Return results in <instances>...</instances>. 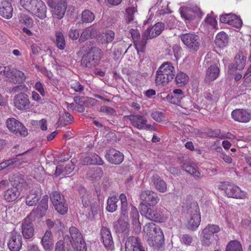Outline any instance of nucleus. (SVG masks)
Masks as SVG:
<instances>
[{"mask_svg": "<svg viewBox=\"0 0 251 251\" xmlns=\"http://www.w3.org/2000/svg\"><path fill=\"white\" fill-rule=\"evenodd\" d=\"M121 202V217L118 221V224L120 225V228L123 231H126L129 227L128 222L125 220L127 219V203L126 195L124 194H121L118 198Z\"/></svg>", "mask_w": 251, "mask_h": 251, "instance_id": "9b49d317", "label": "nucleus"}, {"mask_svg": "<svg viewBox=\"0 0 251 251\" xmlns=\"http://www.w3.org/2000/svg\"><path fill=\"white\" fill-rule=\"evenodd\" d=\"M175 80L178 85L179 86H182L188 83L189 81V77L185 73L180 72L177 74Z\"/></svg>", "mask_w": 251, "mask_h": 251, "instance_id": "de8ad7c7", "label": "nucleus"}, {"mask_svg": "<svg viewBox=\"0 0 251 251\" xmlns=\"http://www.w3.org/2000/svg\"><path fill=\"white\" fill-rule=\"evenodd\" d=\"M41 198L40 192L37 190L32 189L25 198V203L29 206H33L38 203Z\"/></svg>", "mask_w": 251, "mask_h": 251, "instance_id": "bb28decb", "label": "nucleus"}, {"mask_svg": "<svg viewBox=\"0 0 251 251\" xmlns=\"http://www.w3.org/2000/svg\"><path fill=\"white\" fill-rule=\"evenodd\" d=\"M220 74V69L217 65H211L207 70L205 81L210 83L216 79Z\"/></svg>", "mask_w": 251, "mask_h": 251, "instance_id": "c85d7f7f", "label": "nucleus"}, {"mask_svg": "<svg viewBox=\"0 0 251 251\" xmlns=\"http://www.w3.org/2000/svg\"><path fill=\"white\" fill-rule=\"evenodd\" d=\"M141 199L142 201L141 205L143 204L154 205L159 200L157 194L150 190L143 191L141 195Z\"/></svg>", "mask_w": 251, "mask_h": 251, "instance_id": "aec40b11", "label": "nucleus"}, {"mask_svg": "<svg viewBox=\"0 0 251 251\" xmlns=\"http://www.w3.org/2000/svg\"><path fill=\"white\" fill-rule=\"evenodd\" d=\"M94 14L89 10H85L82 13L81 20L83 23H91L94 21Z\"/></svg>", "mask_w": 251, "mask_h": 251, "instance_id": "8fccbe9b", "label": "nucleus"}, {"mask_svg": "<svg viewBox=\"0 0 251 251\" xmlns=\"http://www.w3.org/2000/svg\"><path fill=\"white\" fill-rule=\"evenodd\" d=\"M70 86L75 92L78 93H81L84 89V87L78 81L72 82Z\"/></svg>", "mask_w": 251, "mask_h": 251, "instance_id": "680f3d73", "label": "nucleus"}, {"mask_svg": "<svg viewBox=\"0 0 251 251\" xmlns=\"http://www.w3.org/2000/svg\"><path fill=\"white\" fill-rule=\"evenodd\" d=\"M180 241L183 244L186 245H189L192 243L193 238L191 235L185 234L182 235L180 237Z\"/></svg>", "mask_w": 251, "mask_h": 251, "instance_id": "338daca9", "label": "nucleus"}, {"mask_svg": "<svg viewBox=\"0 0 251 251\" xmlns=\"http://www.w3.org/2000/svg\"><path fill=\"white\" fill-rule=\"evenodd\" d=\"M141 213L151 221L163 223L166 221L167 217L163 211L153 207H149L147 205L143 204L140 206Z\"/></svg>", "mask_w": 251, "mask_h": 251, "instance_id": "39448f33", "label": "nucleus"}, {"mask_svg": "<svg viewBox=\"0 0 251 251\" xmlns=\"http://www.w3.org/2000/svg\"><path fill=\"white\" fill-rule=\"evenodd\" d=\"M205 23L210 25L211 28L217 29V22L215 17L213 16L208 14L205 19Z\"/></svg>", "mask_w": 251, "mask_h": 251, "instance_id": "4d7b16f0", "label": "nucleus"}, {"mask_svg": "<svg viewBox=\"0 0 251 251\" xmlns=\"http://www.w3.org/2000/svg\"><path fill=\"white\" fill-rule=\"evenodd\" d=\"M140 242V240L136 237H129L125 243L126 251H133L136 246H139Z\"/></svg>", "mask_w": 251, "mask_h": 251, "instance_id": "ea45409f", "label": "nucleus"}, {"mask_svg": "<svg viewBox=\"0 0 251 251\" xmlns=\"http://www.w3.org/2000/svg\"><path fill=\"white\" fill-rule=\"evenodd\" d=\"M13 188H17L22 191V188L25 185L24 176L22 175L15 174L9 178Z\"/></svg>", "mask_w": 251, "mask_h": 251, "instance_id": "72a5a7b5", "label": "nucleus"}, {"mask_svg": "<svg viewBox=\"0 0 251 251\" xmlns=\"http://www.w3.org/2000/svg\"><path fill=\"white\" fill-rule=\"evenodd\" d=\"M8 247L11 251H19L22 246V237L19 232L12 231L9 236Z\"/></svg>", "mask_w": 251, "mask_h": 251, "instance_id": "f3484780", "label": "nucleus"}, {"mask_svg": "<svg viewBox=\"0 0 251 251\" xmlns=\"http://www.w3.org/2000/svg\"><path fill=\"white\" fill-rule=\"evenodd\" d=\"M103 174L101 169L96 167L88 172L87 177L91 180H97L102 176Z\"/></svg>", "mask_w": 251, "mask_h": 251, "instance_id": "79ce46f5", "label": "nucleus"}, {"mask_svg": "<svg viewBox=\"0 0 251 251\" xmlns=\"http://www.w3.org/2000/svg\"><path fill=\"white\" fill-rule=\"evenodd\" d=\"M233 14H226L221 16L220 18V21L222 23L227 24L229 25L230 23V20L232 18Z\"/></svg>", "mask_w": 251, "mask_h": 251, "instance_id": "774afa93", "label": "nucleus"}, {"mask_svg": "<svg viewBox=\"0 0 251 251\" xmlns=\"http://www.w3.org/2000/svg\"><path fill=\"white\" fill-rule=\"evenodd\" d=\"M89 205L90 206L92 215H95L100 211V207L96 201L92 202Z\"/></svg>", "mask_w": 251, "mask_h": 251, "instance_id": "e2e57ef3", "label": "nucleus"}, {"mask_svg": "<svg viewBox=\"0 0 251 251\" xmlns=\"http://www.w3.org/2000/svg\"><path fill=\"white\" fill-rule=\"evenodd\" d=\"M157 6L161 14L168 13L170 12L168 3L166 1L161 0Z\"/></svg>", "mask_w": 251, "mask_h": 251, "instance_id": "bf43d9fd", "label": "nucleus"}, {"mask_svg": "<svg viewBox=\"0 0 251 251\" xmlns=\"http://www.w3.org/2000/svg\"><path fill=\"white\" fill-rule=\"evenodd\" d=\"M98 33V30L95 28H86L81 33L79 40L80 42H84L89 38H95L97 35Z\"/></svg>", "mask_w": 251, "mask_h": 251, "instance_id": "4c0bfd02", "label": "nucleus"}, {"mask_svg": "<svg viewBox=\"0 0 251 251\" xmlns=\"http://www.w3.org/2000/svg\"><path fill=\"white\" fill-rule=\"evenodd\" d=\"M231 115L234 121L239 123H247L251 120V110L248 109H236Z\"/></svg>", "mask_w": 251, "mask_h": 251, "instance_id": "2eb2a0df", "label": "nucleus"}, {"mask_svg": "<svg viewBox=\"0 0 251 251\" xmlns=\"http://www.w3.org/2000/svg\"><path fill=\"white\" fill-rule=\"evenodd\" d=\"M151 182L157 190L161 193H165L167 190L166 182L157 175H154L151 177Z\"/></svg>", "mask_w": 251, "mask_h": 251, "instance_id": "2f4dec72", "label": "nucleus"}, {"mask_svg": "<svg viewBox=\"0 0 251 251\" xmlns=\"http://www.w3.org/2000/svg\"><path fill=\"white\" fill-rule=\"evenodd\" d=\"M6 126L10 131L15 134L26 136L28 133L23 125L14 118H9L6 121Z\"/></svg>", "mask_w": 251, "mask_h": 251, "instance_id": "f8f14e48", "label": "nucleus"}, {"mask_svg": "<svg viewBox=\"0 0 251 251\" xmlns=\"http://www.w3.org/2000/svg\"><path fill=\"white\" fill-rule=\"evenodd\" d=\"M13 102L14 106L19 110H25L30 107V101L28 96L20 92L14 96Z\"/></svg>", "mask_w": 251, "mask_h": 251, "instance_id": "4468645a", "label": "nucleus"}, {"mask_svg": "<svg viewBox=\"0 0 251 251\" xmlns=\"http://www.w3.org/2000/svg\"><path fill=\"white\" fill-rule=\"evenodd\" d=\"M6 80L14 84L20 83L25 79V75L22 71L9 67L7 68L4 76Z\"/></svg>", "mask_w": 251, "mask_h": 251, "instance_id": "ddd939ff", "label": "nucleus"}, {"mask_svg": "<svg viewBox=\"0 0 251 251\" xmlns=\"http://www.w3.org/2000/svg\"><path fill=\"white\" fill-rule=\"evenodd\" d=\"M220 227L216 225L208 224L201 231V235L202 246L209 247L214 244L218 240L216 234L220 231Z\"/></svg>", "mask_w": 251, "mask_h": 251, "instance_id": "20e7f679", "label": "nucleus"}, {"mask_svg": "<svg viewBox=\"0 0 251 251\" xmlns=\"http://www.w3.org/2000/svg\"><path fill=\"white\" fill-rule=\"evenodd\" d=\"M187 214V227L191 230L196 229L201 223L200 209L196 202H190L183 207Z\"/></svg>", "mask_w": 251, "mask_h": 251, "instance_id": "f03ea898", "label": "nucleus"}, {"mask_svg": "<svg viewBox=\"0 0 251 251\" xmlns=\"http://www.w3.org/2000/svg\"><path fill=\"white\" fill-rule=\"evenodd\" d=\"M100 235L106 249L112 251L114 249V245L110 229L107 227H102L100 230Z\"/></svg>", "mask_w": 251, "mask_h": 251, "instance_id": "4be33fe9", "label": "nucleus"}, {"mask_svg": "<svg viewBox=\"0 0 251 251\" xmlns=\"http://www.w3.org/2000/svg\"><path fill=\"white\" fill-rule=\"evenodd\" d=\"M13 7L11 2L3 0L0 7V15L3 18L8 19L12 17Z\"/></svg>", "mask_w": 251, "mask_h": 251, "instance_id": "cd10ccee", "label": "nucleus"}, {"mask_svg": "<svg viewBox=\"0 0 251 251\" xmlns=\"http://www.w3.org/2000/svg\"><path fill=\"white\" fill-rule=\"evenodd\" d=\"M37 2V0H21V5L28 12Z\"/></svg>", "mask_w": 251, "mask_h": 251, "instance_id": "6e6d98bb", "label": "nucleus"}, {"mask_svg": "<svg viewBox=\"0 0 251 251\" xmlns=\"http://www.w3.org/2000/svg\"><path fill=\"white\" fill-rule=\"evenodd\" d=\"M115 37V33L112 30H107L101 35V42L103 43L111 42Z\"/></svg>", "mask_w": 251, "mask_h": 251, "instance_id": "864d4df0", "label": "nucleus"}, {"mask_svg": "<svg viewBox=\"0 0 251 251\" xmlns=\"http://www.w3.org/2000/svg\"><path fill=\"white\" fill-rule=\"evenodd\" d=\"M215 42L217 46L220 48H224L228 44V36L225 32H220L216 35Z\"/></svg>", "mask_w": 251, "mask_h": 251, "instance_id": "e433bc0d", "label": "nucleus"}, {"mask_svg": "<svg viewBox=\"0 0 251 251\" xmlns=\"http://www.w3.org/2000/svg\"><path fill=\"white\" fill-rule=\"evenodd\" d=\"M217 186L219 189L224 190L229 198L243 199L247 197V193L233 184L223 182H220Z\"/></svg>", "mask_w": 251, "mask_h": 251, "instance_id": "423d86ee", "label": "nucleus"}, {"mask_svg": "<svg viewBox=\"0 0 251 251\" xmlns=\"http://www.w3.org/2000/svg\"><path fill=\"white\" fill-rule=\"evenodd\" d=\"M50 201L55 210L60 214L63 215L68 211V205L64 196L59 192L54 191L50 194Z\"/></svg>", "mask_w": 251, "mask_h": 251, "instance_id": "6e6552de", "label": "nucleus"}, {"mask_svg": "<svg viewBox=\"0 0 251 251\" xmlns=\"http://www.w3.org/2000/svg\"><path fill=\"white\" fill-rule=\"evenodd\" d=\"M55 36L57 47L60 50L64 49L66 43L63 33L61 32H57Z\"/></svg>", "mask_w": 251, "mask_h": 251, "instance_id": "3c124183", "label": "nucleus"}, {"mask_svg": "<svg viewBox=\"0 0 251 251\" xmlns=\"http://www.w3.org/2000/svg\"><path fill=\"white\" fill-rule=\"evenodd\" d=\"M182 42L189 48L197 50L199 47V37L192 33L183 34L180 35Z\"/></svg>", "mask_w": 251, "mask_h": 251, "instance_id": "dca6fc26", "label": "nucleus"}, {"mask_svg": "<svg viewBox=\"0 0 251 251\" xmlns=\"http://www.w3.org/2000/svg\"><path fill=\"white\" fill-rule=\"evenodd\" d=\"M246 55L243 52H239L234 58L235 64L238 70L244 69L246 62Z\"/></svg>", "mask_w": 251, "mask_h": 251, "instance_id": "a19ab883", "label": "nucleus"}, {"mask_svg": "<svg viewBox=\"0 0 251 251\" xmlns=\"http://www.w3.org/2000/svg\"><path fill=\"white\" fill-rule=\"evenodd\" d=\"M225 251H243L240 242L237 240L230 241L226 246Z\"/></svg>", "mask_w": 251, "mask_h": 251, "instance_id": "49530a36", "label": "nucleus"}, {"mask_svg": "<svg viewBox=\"0 0 251 251\" xmlns=\"http://www.w3.org/2000/svg\"><path fill=\"white\" fill-rule=\"evenodd\" d=\"M119 199L116 196H112L109 197L107 201L106 209L110 212H114L118 207L117 202Z\"/></svg>", "mask_w": 251, "mask_h": 251, "instance_id": "c03bdc74", "label": "nucleus"}, {"mask_svg": "<svg viewBox=\"0 0 251 251\" xmlns=\"http://www.w3.org/2000/svg\"><path fill=\"white\" fill-rule=\"evenodd\" d=\"M46 223L49 228L48 230H50L51 229H53L56 231H59L61 230L64 227L63 225L59 219L52 220L49 219L46 220Z\"/></svg>", "mask_w": 251, "mask_h": 251, "instance_id": "58836bf2", "label": "nucleus"}, {"mask_svg": "<svg viewBox=\"0 0 251 251\" xmlns=\"http://www.w3.org/2000/svg\"><path fill=\"white\" fill-rule=\"evenodd\" d=\"M182 169L194 177L199 178L201 176V173L198 170V168L194 165L184 163L182 166Z\"/></svg>", "mask_w": 251, "mask_h": 251, "instance_id": "37998d69", "label": "nucleus"}, {"mask_svg": "<svg viewBox=\"0 0 251 251\" xmlns=\"http://www.w3.org/2000/svg\"><path fill=\"white\" fill-rule=\"evenodd\" d=\"M22 234L25 239H30L34 235L32 224L28 219H25L22 224Z\"/></svg>", "mask_w": 251, "mask_h": 251, "instance_id": "c756f323", "label": "nucleus"}, {"mask_svg": "<svg viewBox=\"0 0 251 251\" xmlns=\"http://www.w3.org/2000/svg\"><path fill=\"white\" fill-rule=\"evenodd\" d=\"M69 231L72 240V245L77 242V241H79L80 244L84 245L83 236L77 228L75 226H72L70 228Z\"/></svg>", "mask_w": 251, "mask_h": 251, "instance_id": "c9c22d12", "label": "nucleus"}, {"mask_svg": "<svg viewBox=\"0 0 251 251\" xmlns=\"http://www.w3.org/2000/svg\"><path fill=\"white\" fill-rule=\"evenodd\" d=\"M137 5H132L126 9V20L128 22H131L134 20V15L137 14Z\"/></svg>", "mask_w": 251, "mask_h": 251, "instance_id": "5fc2aeb1", "label": "nucleus"}, {"mask_svg": "<svg viewBox=\"0 0 251 251\" xmlns=\"http://www.w3.org/2000/svg\"><path fill=\"white\" fill-rule=\"evenodd\" d=\"M105 157L111 163L120 164L123 161L124 155L119 151L114 149H111L106 151Z\"/></svg>", "mask_w": 251, "mask_h": 251, "instance_id": "412c9836", "label": "nucleus"}, {"mask_svg": "<svg viewBox=\"0 0 251 251\" xmlns=\"http://www.w3.org/2000/svg\"><path fill=\"white\" fill-rule=\"evenodd\" d=\"M92 164H98L101 165L103 164V161L97 154H92L91 155Z\"/></svg>", "mask_w": 251, "mask_h": 251, "instance_id": "0e129e2a", "label": "nucleus"}, {"mask_svg": "<svg viewBox=\"0 0 251 251\" xmlns=\"http://www.w3.org/2000/svg\"><path fill=\"white\" fill-rule=\"evenodd\" d=\"M181 107L187 110V112L193 111L194 108L198 109L196 107L195 105L193 104L190 98L188 97L184 96L181 102L178 105Z\"/></svg>", "mask_w": 251, "mask_h": 251, "instance_id": "a18cd8bd", "label": "nucleus"}, {"mask_svg": "<svg viewBox=\"0 0 251 251\" xmlns=\"http://www.w3.org/2000/svg\"><path fill=\"white\" fill-rule=\"evenodd\" d=\"M182 18L186 21H192L196 18L201 19L203 14L200 8L197 6L181 7L179 10Z\"/></svg>", "mask_w": 251, "mask_h": 251, "instance_id": "1a4fd4ad", "label": "nucleus"}, {"mask_svg": "<svg viewBox=\"0 0 251 251\" xmlns=\"http://www.w3.org/2000/svg\"><path fill=\"white\" fill-rule=\"evenodd\" d=\"M151 117L156 122H161L164 120L163 113L159 111H155L151 113Z\"/></svg>", "mask_w": 251, "mask_h": 251, "instance_id": "69168bd1", "label": "nucleus"}, {"mask_svg": "<svg viewBox=\"0 0 251 251\" xmlns=\"http://www.w3.org/2000/svg\"><path fill=\"white\" fill-rule=\"evenodd\" d=\"M232 16V18H231V20H230V23L229 25L235 27L237 28L241 27L242 25V21L241 19L237 15L233 14Z\"/></svg>", "mask_w": 251, "mask_h": 251, "instance_id": "13d9d810", "label": "nucleus"}, {"mask_svg": "<svg viewBox=\"0 0 251 251\" xmlns=\"http://www.w3.org/2000/svg\"><path fill=\"white\" fill-rule=\"evenodd\" d=\"M29 12L41 19H44L47 17V7L42 0H37L36 3Z\"/></svg>", "mask_w": 251, "mask_h": 251, "instance_id": "5701e85b", "label": "nucleus"}, {"mask_svg": "<svg viewBox=\"0 0 251 251\" xmlns=\"http://www.w3.org/2000/svg\"><path fill=\"white\" fill-rule=\"evenodd\" d=\"M82 203L84 207H87L92 203L91 201V196L85 189H83L81 190Z\"/></svg>", "mask_w": 251, "mask_h": 251, "instance_id": "09e8293b", "label": "nucleus"}, {"mask_svg": "<svg viewBox=\"0 0 251 251\" xmlns=\"http://www.w3.org/2000/svg\"><path fill=\"white\" fill-rule=\"evenodd\" d=\"M20 22L28 26H32L33 25L32 19L27 15H23L20 17Z\"/></svg>", "mask_w": 251, "mask_h": 251, "instance_id": "052dcab7", "label": "nucleus"}, {"mask_svg": "<svg viewBox=\"0 0 251 251\" xmlns=\"http://www.w3.org/2000/svg\"><path fill=\"white\" fill-rule=\"evenodd\" d=\"M128 119L130 124L138 129H148L150 130H154V127L150 124H148V121L143 116L137 115H130L128 116Z\"/></svg>", "mask_w": 251, "mask_h": 251, "instance_id": "9d476101", "label": "nucleus"}, {"mask_svg": "<svg viewBox=\"0 0 251 251\" xmlns=\"http://www.w3.org/2000/svg\"><path fill=\"white\" fill-rule=\"evenodd\" d=\"M130 217L131 219L132 224L136 232L140 231L141 228V224L139 220V214L137 209L131 206L130 209Z\"/></svg>", "mask_w": 251, "mask_h": 251, "instance_id": "7c9ffc66", "label": "nucleus"}, {"mask_svg": "<svg viewBox=\"0 0 251 251\" xmlns=\"http://www.w3.org/2000/svg\"><path fill=\"white\" fill-rule=\"evenodd\" d=\"M41 244L46 251H51L52 250L53 239L51 230H46L41 240Z\"/></svg>", "mask_w": 251, "mask_h": 251, "instance_id": "393cba45", "label": "nucleus"}, {"mask_svg": "<svg viewBox=\"0 0 251 251\" xmlns=\"http://www.w3.org/2000/svg\"><path fill=\"white\" fill-rule=\"evenodd\" d=\"M101 50L96 47H91L89 51L82 57L81 63L83 66L91 67L95 65L96 61L100 58Z\"/></svg>", "mask_w": 251, "mask_h": 251, "instance_id": "0eeeda50", "label": "nucleus"}, {"mask_svg": "<svg viewBox=\"0 0 251 251\" xmlns=\"http://www.w3.org/2000/svg\"><path fill=\"white\" fill-rule=\"evenodd\" d=\"M146 238L150 245L159 248L164 242V236L160 227L153 223L146 224L144 227Z\"/></svg>", "mask_w": 251, "mask_h": 251, "instance_id": "f257e3e1", "label": "nucleus"}, {"mask_svg": "<svg viewBox=\"0 0 251 251\" xmlns=\"http://www.w3.org/2000/svg\"><path fill=\"white\" fill-rule=\"evenodd\" d=\"M73 117L68 112L63 113L60 116L59 122L61 125L65 126L70 124L73 122Z\"/></svg>", "mask_w": 251, "mask_h": 251, "instance_id": "603ef678", "label": "nucleus"}, {"mask_svg": "<svg viewBox=\"0 0 251 251\" xmlns=\"http://www.w3.org/2000/svg\"><path fill=\"white\" fill-rule=\"evenodd\" d=\"M175 75V70L172 64L169 62L163 63L158 69L155 75L156 84L163 85L172 81Z\"/></svg>", "mask_w": 251, "mask_h": 251, "instance_id": "7ed1b4c3", "label": "nucleus"}, {"mask_svg": "<svg viewBox=\"0 0 251 251\" xmlns=\"http://www.w3.org/2000/svg\"><path fill=\"white\" fill-rule=\"evenodd\" d=\"M130 33L134 40V44L135 46V48L138 52L139 50H142L143 48L146 46V42L145 40H144L143 38L142 41H139V39L140 35L138 30L131 29L130 30Z\"/></svg>", "mask_w": 251, "mask_h": 251, "instance_id": "f704fd0d", "label": "nucleus"}, {"mask_svg": "<svg viewBox=\"0 0 251 251\" xmlns=\"http://www.w3.org/2000/svg\"><path fill=\"white\" fill-rule=\"evenodd\" d=\"M164 28V25L161 23H157L151 27L148 28L144 32L142 38L146 41L159 35Z\"/></svg>", "mask_w": 251, "mask_h": 251, "instance_id": "6ab92c4d", "label": "nucleus"}, {"mask_svg": "<svg viewBox=\"0 0 251 251\" xmlns=\"http://www.w3.org/2000/svg\"><path fill=\"white\" fill-rule=\"evenodd\" d=\"M184 96V94L182 91L181 89H176L174 90L172 93L168 95L166 99L171 103L179 105Z\"/></svg>", "mask_w": 251, "mask_h": 251, "instance_id": "a878e982", "label": "nucleus"}, {"mask_svg": "<svg viewBox=\"0 0 251 251\" xmlns=\"http://www.w3.org/2000/svg\"><path fill=\"white\" fill-rule=\"evenodd\" d=\"M21 190L17 188L11 187L7 189L4 193V198L7 202H12L17 199L20 195Z\"/></svg>", "mask_w": 251, "mask_h": 251, "instance_id": "473e14b6", "label": "nucleus"}, {"mask_svg": "<svg viewBox=\"0 0 251 251\" xmlns=\"http://www.w3.org/2000/svg\"><path fill=\"white\" fill-rule=\"evenodd\" d=\"M48 196L44 195L41 200L40 204L35 210H32L31 212V215H33V216L38 218L43 217L45 215L46 212L48 208Z\"/></svg>", "mask_w": 251, "mask_h": 251, "instance_id": "b1692460", "label": "nucleus"}, {"mask_svg": "<svg viewBox=\"0 0 251 251\" xmlns=\"http://www.w3.org/2000/svg\"><path fill=\"white\" fill-rule=\"evenodd\" d=\"M57 2L56 4L53 3V6L50 7L53 9L51 11L53 18L60 20L65 15L67 4L66 0H59Z\"/></svg>", "mask_w": 251, "mask_h": 251, "instance_id": "a211bd4d", "label": "nucleus"}]
</instances>
